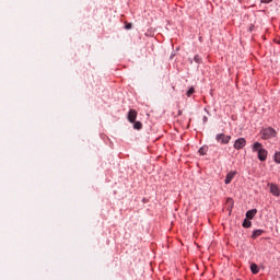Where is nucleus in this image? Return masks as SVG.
Segmentation results:
<instances>
[{
  "label": "nucleus",
  "mask_w": 280,
  "mask_h": 280,
  "mask_svg": "<svg viewBox=\"0 0 280 280\" xmlns=\"http://www.w3.org/2000/svg\"><path fill=\"white\" fill-rule=\"evenodd\" d=\"M125 30H132V24L127 23V24L125 25Z\"/></svg>",
  "instance_id": "17"
},
{
  "label": "nucleus",
  "mask_w": 280,
  "mask_h": 280,
  "mask_svg": "<svg viewBox=\"0 0 280 280\" xmlns=\"http://www.w3.org/2000/svg\"><path fill=\"white\" fill-rule=\"evenodd\" d=\"M261 139H272L277 137V130H275L272 127L265 128L260 131Z\"/></svg>",
  "instance_id": "2"
},
{
  "label": "nucleus",
  "mask_w": 280,
  "mask_h": 280,
  "mask_svg": "<svg viewBox=\"0 0 280 280\" xmlns=\"http://www.w3.org/2000/svg\"><path fill=\"white\" fill-rule=\"evenodd\" d=\"M256 214H257V209H252L246 212V218H248V220H253V218H255Z\"/></svg>",
  "instance_id": "8"
},
{
  "label": "nucleus",
  "mask_w": 280,
  "mask_h": 280,
  "mask_svg": "<svg viewBox=\"0 0 280 280\" xmlns=\"http://www.w3.org/2000/svg\"><path fill=\"white\" fill-rule=\"evenodd\" d=\"M215 139L219 143H222L223 145H226V143H230V141H231V136H226L224 133H218L215 136Z\"/></svg>",
  "instance_id": "3"
},
{
  "label": "nucleus",
  "mask_w": 280,
  "mask_h": 280,
  "mask_svg": "<svg viewBox=\"0 0 280 280\" xmlns=\"http://www.w3.org/2000/svg\"><path fill=\"white\" fill-rule=\"evenodd\" d=\"M253 27H255V25H252V26L249 27V32H253Z\"/></svg>",
  "instance_id": "20"
},
{
  "label": "nucleus",
  "mask_w": 280,
  "mask_h": 280,
  "mask_svg": "<svg viewBox=\"0 0 280 280\" xmlns=\"http://www.w3.org/2000/svg\"><path fill=\"white\" fill-rule=\"evenodd\" d=\"M270 194L276 197L280 196L279 186H277V184H270Z\"/></svg>",
  "instance_id": "7"
},
{
  "label": "nucleus",
  "mask_w": 280,
  "mask_h": 280,
  "mask_svg": "<svg viewBox=\"0 0 280 280\" xmlns=\"http://www.w3.org/2000/svg\"><path fill=\"white\" fill-rule=\"evenodd\" d=\"M178 115H183V112H182V110H179V112H178Z\"/></svg>",
  "instance_id": "21"
},
{
  "label": "nucleus",
  "mask_w": 280,
  "mask_h": 280,
  "mask_svg": "<svg viewBox=\"0 0 280 280\" xmlns=\"http://www.w3.org/2000/svg\"><path fill=\"white\" fill-rule=\"evenodd\" d=\"M250 271L253 272V275H258L259 273V266H257V264H252L250 265Z\"/></svg>",
  "instance_id": "9"
},
{
  "label": "nucleus",
  "mask_w": 280,
  "mask_h": 280,
  "mask_svg": "<svg viewBox=\"0 0 280 280\" xmlns=\"http://www.w3.org/2000/svg\"><path fill=\"white\" fill-rule=\"evenodd\" d=\"M253 152H258L259 161H266L268 159V151L264 149V144L255 142L252 148Z\"/></svg>",
  "instance_id": "1"
},
{
  "label": "nucleus",
  "mask_w": 280,
  "mask_h": 280,
  "mask_svg": "<svg viewBox=\"0 0 280 280\" xmlns=\"http://www.w3.org/2000/svg\"><path fill=\"white\" fill-rule=\"evenodd\" d=\"M236 174H237V172H235V171L228 173L225 176V180H224L225 185H231V182L233 180V178H235Z\"/></svg>",
  "instance_id": "6"
},
{
  "label": "nucleus",
  "mask_w": 280,
  "mask_h": 280,
  "mask_svg": "<svg viewBox=\"0 0 280 280\" xmlns=\"http://www.w3.org/2000/svg\"><path fill=\"white\" fill-rule=\"evenodd\" d=\"M275 161H276V163H280V152H276Z\"/></svg>",
  "instance_id": "16"
},
{
  "label": "nucleus",
  "mask_w": 280,
  "mask_h": 280,
  "mask_svg": "<svg viewBox=\"0 0 280 280\" xmlns=\"http://www.w3.org/2000/svg\"><path fill=\"white\" fill-rule=\"evenodd\" d=\"M137 109H130L127 116L128 121H130V124H135V121H137Z\"/></svg>",
  "instance_id": "5"
},
{
  "label": "nucleus",
  "mask_w": 280,
  "mask_h": 280,
  "mask_svg": "<svg viewBox=\"0 0 280 280\" xmlns=\"http://www.w3.org/2000/svg\"><path fill=\"white\" fill-rule=\"evenodd\" d=\"M199 154H201V156H205V154H207V149H205V147H201L199 149Z\"/></svg>",
  "instance_id": "14"
},
{
  "label": "nucleus",
  "mask_w": 280,
  "mask_h": 280,
  "mask_svg": "<svg viewBox=\"0 0 280 280\" xmlns=\"http://www.w3.org/2000/svg\"><path fill=\"white\" fill-rule=\"evenodd\" d=\"M208 120L209 118L207 116H203V124H207Z\"/></svg>",
  "instance_id": "19"
},
{
  "label": "nucleus",
  "mask_w": 280,
  "mask_h": 280,
  "mask_svg": "<svg viewBox=\"0 0 280 280\" xmlns=\"http://www.w3.org/2000/svg\"><path fill=\"white\" fill-rule=\"evenodd\" d=\"M233 148L234 150H244V148H246V138L236 139Z\"/></svg>",
  "instance_id": "4"
},
{
  "label": "nucleus",
  "mask_w": 280,
  "mask_h": 280,
  "mask_svg": "<svg viewBox=\"0 0 280 280\" xmlns=\"http://www.w3.org/2000/svg\"><path fill=\"white\" fill-rule=\"evenodd\" d=\"M194 61L197 62V65H200V62H202V57L200 55H196L194 57Z\"/></svg>",
  "instance_id": "13"
},
{
  "label": "nucleus",
  "mask_w": 280,
  "mask_h": 280,
  "mask_svg": "<svg viewBox=\"0 0 280 280\" xmlns=\"http://www.w3.org/2000/svg\"><path fill=\"white\" fill-rule=\"evenodd\" d=\"M195 91H196V90H194V88H190V89L187 91V93H186L187 97H189L190 95H194Z\"/></svg>",
  "instance_id": "15"
},
{
  "label": "nucleus",
  "mask_w": 280,
  "mask_h": 280,
  "mask_svg": "<svg viewBox=\"0 0 280 280\" xmlns=\"http://www.w3.org/2000/svg\"><path fill=\"white\" fill-rule=\"evenodd\" d=\"M272 0H260L262 3H270Z\"/></svg>",
  "instance_id": "18"
},
{
  "label": "nucleus",
  "mask_w": 280,
  "mask_h": 280,
  "mask_svg": "<svg viewBox=\"0 0 280 280\" xmlns=\"http://www.w3.org/2000/svg\"><path fill=\"white\" fill-rule=\"evenodd\" d=\"M243 226H244V229H250V226H253V222L245 219L244 222H243Z\"/></svg>",
  "instance_id": "12"
},
{
  "label": "nucleus",
  "mask_w": 280,
  "mask_h": 280,
  "mask_svg": "<svg viewBox=\"0 0 280 280\" xmlns=\"http://www.w3.org/2000/svg\"><path fill=\"white\" fill-rule=\"evenodd\" d=\"M264 233V230H255L252 234V237L256 240V237H259Z\"/></svg>",
  "instance_id": "10"
},
{
  "label": "nucleus",
  "mask_w": 280,
  "mask_h": 280,
  "mask_svg": "<svg viewBox=\"0 0 280 280\" xmlns=\"http://www.w3.org/2000/svg\"><path fill=\"white\" fill-rule=\"evenodd\" d=\"M133 128L135 130H141V128H143V124H141V121L135 120Z\"/></svg>",
  "instance_id": "11"
}]
</instances>
